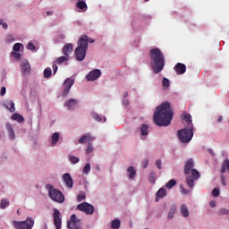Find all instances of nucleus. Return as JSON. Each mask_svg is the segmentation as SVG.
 <instances>
[{"label": "nucleus", "mask_w": 229, "mask_h": 229, "mask_svg": "<svg viewBox=\"0 0 229 229\" xmlns=\"http://www.w3.org/2000/svg\"><path fill=\"white\" fill-rule=\"evenodd\" d=\"M101 76V70H93L91 71L87 76H86V80L88 81H96V80H98V78H100Z\"/></svg>", "instance_id": "12"}, {"label": "nucleus", "mask_w": 229, "mask_h": 229, "mask_svg": "<svg viewBox=\"0 0 229 229\" xmlns=\"http://www.w3.org/2000/svg\"><path fill=\"white\" fill-rule=\"evenodd\" d=\"M194 167V160L189 159L184 165V174H191L186 177V185L189 189H194V182L196 180H199V172L196 170Z\"/></svg>", "instance_id": "3"}, {"label": "nucleus", "mask_w": 229, "mask_h": 229, "mask_svg": "<svg viewBox=\"0 0 229 229\" xmlns=\"http://www.w3.org/2000/svg\"><path fill=\"white\" fill-rule=\"evenodd\" d=\"M7 207H10V201L6 199H3L0 203V208L4 209Z\"/></svg>", "instance_id": "29"}, {"label": "nucleus", "mask_w": 229, "mask_h": 229, "mask_svg": "<svg viewBox=\"0 0 229 229\" xmlns=\"http://www.w3.org/2000/svg\"><path fill=\"white\" fill-rule=\"evenodd\" d=\"M104 121L106 122V118H104Z\"/></svg>", "instance_id": "64"}, {"label": "nucleus", "mask_w": 229, "mask_h": 229, "mask_svg": "<svg viewBox=\"0 0 229 229\" xmlns=\"http://www.w3.org/2000/svg\"><path fill=\"white\" fill-rule=\"evenodd\" d=\"M21 67L22 74H30V72H31V66L28 61L21 63Z\"/></svg>", "instance_id": "16"}, {"label": "nucleus", "mask_w": 229, "mask_h": 229, "mask_svg": "<svg viewBox=\"0 0 229 229\" xmlns=\"http://www.w3.org/2000/svg\"><path fill=\"white\" fill-rule=\"evenodd\" d=\"M52 67H53L54 74H56V71H58V65H56V64H54Z\"/></svg>", "instance_id": "53"}, {"label": "nucleus", "mask_w": 229, "mask_h": 229, "mask_svg": "<svg viewBox=\"0 0 229 229\" xmlns=\"http://www.w3.org/2000/svg\"><path fill=\"white\" fill-rule=\"evenodd\" d=\"M94 151V147H92V143L89 142L88 147L86 148V154L89 155Z\"/></svg>", "instance_id": "38"}, {"label": "nucleus", "mask_w": 229, "mask_h": 229, "mask_svg": "<svg viewBox=\"0 0 229 229\" xmlns=\"http://www.w3.org/2000/svg\"><path fill=\"white\" fill-rule=\"evenodd\" d=\"M74 85V80L67 78L64 81V91H63V96L65 98L69 95V92H71L72 87Z\"/></svg>", "instance_id": "11"}, {"label": "nucleus", "mask_w": 229, "mask_h": 229, "mask_svg": "<svg viewBox=\"0 0 229 229\" xmlns=\"http://www.w3.org/2000/svg\"><path fill=\"white\" fill-rule=\"evenodd\" d=\"M95 140L96 138H94L89 133H86L82 135L81 138L79 140V144H87V142H92Z\"/></svg>", "instance_id": "14"}, {"label": "nucleus", "mask_w": 229, "mask_h": 229, "mask_svg": "<svg viewBox=\"0 0 229 229\" xmlns=\"http://www.w3.org/2000/svg\"><path fill=\"white\" fill-rule=\"evenodd\" d=\"M85 198H86V196H85V194H83V193H81V194H79V195L77 196V199H78L79 202H80V201H83V199H85Z\"/></svg>", "instance_id": "46"}, {"label": "nucleus", "mask_w": 229, "mask_h": 229, "mask_svg": "<svg viewBox=\"0 0 229 229\" xmlns=\"http://www.w3.org/2000/svg\"><path fill=\"white\" fill-rule=\"evenodd\" d=\"M47 15H53V12H51V11H48V12H47Z\"/></svg>", "instance_id": "60"}, {"label": "nucleus", "mask_w": 229, "mask_h": 229, "mask_svg": "<svg viewBox=\"0 0 229 229\" xmlns=\"http://www.w3.org/2000/svg\"><path fill=\"white\" fill-rule=\"evenodd\" d=\"M208 153H209V155H211V157H214V155H216L212 148H208Z\"/></svg>", "instance_id": "55"}, {"label": "nucleus", "mask_w": 229, "mask_h": 229, "mask_svg": "<svg viewBox=\"0 0 229 229\" xmlns=\"http://www.w3.org/2000/svg\"><path fill=\"white\" fill-rule=\"evenodd\" d=\"M217 123H223V116H218Z\"/></svg>", "instance_id": "58"}, {"label": "nucleus", "mask_w": 229, "mask_h": 229, "mask_svg": "<svg viewBox=\"0 0 229 229\" xmlns=\"http://www.w3.org/2000/svg\"><path fill=\"white\" fill-rule=\"evenodd\" d=\"M2 28H4V30H8V24L2 21Z\"/></svg>", "instance_id": "57"}, {"label": "nucleus", "mask_w": 229, "mask_h": 229, "mask_svg": "<svg viewBox=\"0 0 229 229\" xmlns=\"http://www.w3.org/2000/svg\"><path fill=\"white\" fill-rule=\"evenodd\" d=\"M212 194H213L214 198H217V197H219V194H221V191L218 188H215L212 191Z\"/></svg>", "instance_id": "40"}, {"label": "nucleus", "mask_w": 229, "mask_h": 229, "mask_svg": "<svg viewBox=\"0 0 229 229\" xmlns=\"http://www.w3.org/2000/svg\"><path fill=\"white\" fill-rule=\"evenodd\" d=\"M91 117L95 119L98 123H101V116L98 113H91Z\"/></svg>", "instance_id": "35"}, {"label": "nucleus", "mask_w": 229, "mask_h": 229, "mask_svg": "<svg viewBox=\"0 0 229 229\" xmlns=\"http://www.w3.org/2000/svg\"><path fill=\"white\" fill-rule=\"evenodd\" d=\"M177 136L179 140L182 142V144H188L192 140V137H194V127L190 126V129L184 128L177 131Z\"/></svg>", "instance_id": "5"}, {"label": "nucleus", "mask_w": 229, "mask_h": 229, "mask_svg": "<svg viewBox=\"0 0 229 229\" xmlns=\"http://www.w3.org/2000/svg\"><path fill=\"white\" fill-rule=\"evenodd\" d=\"M216 206V202H215V201H211V202L209 203V207H211V208H215Z\"/></svg>", "instance_id": "56"}, {"label": "nucleus", "mask_w": 229, "mask_h": 229, "mask_svg": "<svg viewBox=\"0 0 229 229\" xmlns=\"http://www.w3.org/2000/svg\"><path fill=\"white\" fill-rule=\"evenodd\" d=\"M78 210L84 212L87 215L94 214V206L89 203L82 202L77 206Z\"/></svg>", "instance_id": "8"}, {"label": "nucleus", "mask_w": 229, "mask_h": 229, "mask_svg": "<svg viewBox=\"0 0 229 229\" xmlns=\"http://www.w3.org/2000/svg\"><path fill=\"white\" fill-rule=\"evenodd\" d=\"M221 182H222V185H224V187H225V185H226V180L225 179V176H224V175L221 176Z\"/></svg>", "instance_id": "54"}, {"label": "nucleus", "mask_w": 229, "mask_h": 229, "mask_svg": "<svg viewBox=\"0 0 229 229\" xmlns=\"http://www.w3.org/2000/svg\"><path fill=\"white\" fill-rule=\"evenodd\" d=\"M13 225L15 229H31L35 225V220L27 217L25 221H13Z\"/></svg>", "instance_id": "7"}, {"label": "nucleus", "mask_w": 229, "mask_h": 229, "mask_svg": "<svg viewBox=\"0 0 229 229\" xmlns=\"http://www.w3.org/2000/svg\"><path fill=\"white\" fill-rule=\"evenodd\" d=\"M47 187H48V196L53 201L56 203H64V201H65V197L60 190H56V188H54L51 184L47 185Z\"/></svg>", "instance_id": "6"}, {"label": "nucleus", "mask_w": 229, "mask_h": 229, "mask_svg": "<svg viewBox=\"0 0 229 229\" xmlns=\"http://www.w3.org/2000/svg\"><path fill=\"white\" fill-rule=\"evenodd\" d=\"M148 130H149V126L148 124H142L140 128L141 135H148Z\"/></svg>", "instance_id": "31"}, {"label": "nucleus", "mask_w": 229, "mask_h": 229, "mask_svg": "<svg viewBox=\"0 0 229 229\" xmlns=\"http://www.w3.org/2000/svg\"><path fill=\"white\" fill-rule=\"evenodd\" d=\"M156 201L158 202L160 198H165L167 196V191L164 188H160L156 194Z\"/></svg>", "instance_id": "20"}, {"label": "nucleus", "mask_w": 229, "mask_h": 229, "mask_svg": "<svg viewBox=\"0 0 229 229\" xmlns=\"http://www.w3.org/2000/svg\"><path fill=\"white\" fill-rule=\"evenodd\" d=\"M60 216H61L60 210H58V208H54L53 219H54V225L56 229L62 228V217Z\"/></svg>", "instance_id": "10"}, {"label": "nucleus", "mask_w": 229, "mask_h": 229, "mask_svg": "<svg viewBox=\"0 0 229 229\" xmlns=\"http://www.w3.org/2000/svg\"><path fill=\"white\" fill-rule=\"evenodd\" d=\"M174 71H175L176 74H185V72L187 71V66L182 63H178L174 67Z\"/></svg>", "instance_id": "13"}, {"label": "nucleus", "mask_w": 229, "mask_h": 229, "mask_svg": "<svg viewBox=\"0 0 229 229\" xmlns=\"http://www.w3.org/2000/svg\"><path fill=\"white\" fill-rule=\"evenodd\" d=\"M154 123L157 126H169L173 121V109L169 102H163L156 108L154 113Z\"/></svg>", "instance_id": "1"}, {"label": "nucleus", "mask_w": 229, "mask_h": 229, "mask_svg": "<svg viewBox=\"0 0 229 229\" xmlns=\"http://www.w3.org/2000/svg\"><path fill=\"white\" fill-rule=\"evenodd\" d=\"M89 44H94V39H92V38H89V36H87L88 47H89Z\"/></svg>", "instance_id": "52"}, {"label": "nucleus", "mask_w": 229, "mask_h": 229, "mask_svg": "<svg viewBox=\"0 0 229 229\" xmlns=\"http://www.w3.org/2000/svg\"><path fill=\"white\" fill-rule=\"evenodd\" d=\"M5 128L8 131L10 140H13L15 139V131H13L12 123H6Z\"/></svg>", "instance_id": "18"}, {"label": "nucleus", "mask_w": 229, "mask_h": 229, "mask_svg": "<svg viewBox=\"0 0 229 229\" xmlns=\"http://www.w3.org/2000/svg\"><path fill=\"white\" fill-rule=\"evenodd\" d=\"M68 61H69V57L67 55L60 56L56 59V64H58V65H62L64 62H68Z\"/></svg>", "instance_id": "30"}, {"label": "nucleus", "mask_w": 229, "mask_h": 229, "mask_svg": "<svg viewBox=\"0 0 229 229\" xmlns=\"http://www.w3.org/2000/svg\"><path fill=\"white\" fill-rule=\"evenodd\" d=\"M63 179L68 189H72V185H74V182L72 181V177H71V174H64L63 175Z\"/></svg>", "instance_id": "15"}, {"label": "nucleus", "mask_w": 229, "mask_h": 229, "mask_svg": "<svg viewBox=\"0 0 229 229\" xmlns=\"http://www.w3.org/2000/svg\"><path fill=\"white\" fill-rule=\"evenodd\" d=\"M69 160L72 164H78L80 162V158L74 156H70Z\"/></svg>", "instance_id": "36"}, {"label": "nucleus", "mask_w": 229, "mask_h": 229, "mask_svg": "<svg viewBox=\"0 0 229 229\" xmlns=\"http://www.w3.org/2000/svg\"><path fill=\"white\" fill-rule=\"evenodd\" d=\"M58 140H60V133L55 132L52 135V141H51L52 146H55L56 142H58Z\"/></svg>", "instance_id": "27"}, {"label": "nucleus", "mask_w": 229, "mask_h": 229, "mask_svg": "<svg viewBox=\"0 0 229 229\" xmlns=\"http://www.w3.org/2000/svg\"><path fill=\"white\" fill-rule=\"evenodd\" d=\"M73 50V46L72 44H66L64 47H63V53L64 55V56H69V55H71V53H72Z\"/></svg>", "instance_id": "19"}, {"label": "nucleus", "mask_w": 229, "mask_h": 229, "mask_svg": "<svg viewBox=\"0 0 229 229\" xmlns=\"http://www.w3.org/2000/svg\"><path fill=\"white\" fill-rule=\"evenodd\" d=\"M4 94H6V87H2L0 96H4Z\"/></svg>", "instance_id": "51"}, {"label": "nucleus", "mask_w": 229, "mask_h": 229, "mask_svg": "<svg viewBox=\"0 0 229 229\" xmlns=\"http://www.w3.org/2000/svg\"><path fill=\"white\" fill-rule=\"evenodd\" d=\"M148 165H149V159L146 158L143 160V163H142L143 169H146V167H148Z\"/></svg>", "instance_id": "45"}, {"label": "nucleus", "mask_w": 229, "mask_h": 229, "mask_svg": "<svg viewBox=\"0 0 229 229\" xmlns=\"http://www.w3.org/2000/svg\"><path fill=\"white\" fill-rule=\"evenodd\" d=\"M12 55L13 56V58H16L17 60H21V54L20 53L13 52Z\"/></svg>", "instance_id": "47"}, {"label": "nucleus", "mask_w": 229, "mask_h": 229, "mask_svg": "<svg viewBox=\"0 0 229 229\" xmlns=\"http://www.w3.org/2000/svg\"><path fill=\"white\" fill-rule=\"evenodd\" d=\"M162 85H163V87H165L166 89L169 88L171 85V82H169V79L163 78Z\"/></svg>", "instance_id": "37"}, {"label": "nucleus", "mask_w": 229, "mask_h": 229, "mask_svg": "<svg viewBox=\"0 0 229 229\" xmlns=\"http://www.w3.org/2000/svg\"><path fill=\"white\" fill-rule=\"evenodd\" d=\"M90 173V164H86L84 168H83V174H89Z\"/></svg>", "instance_id": "39"}, {"label": "nucleus", "mask_w": 229, "mask_h": 229, "mask_svg": "<svg viewBox=\"0 0 229 229\" xmlns=\"http://www.w3.org/2000/svg\"><path fill=\"white\" fill-rule=\"evenodd\" d=\"M13 40H15V38H13V36L12 34L7 35L5 38V42L7 44H10V42H13Z\"/></svg>", "instance_id": "41"}, {"label": "nucleus", "mask_w": 229, "mask_h": 229, "mask_svg": "<svg viewBox=\"0 0 229 229\" xmlns=\"http://www.w3.org/2000/svg\"><path fill=\"white\" fill-rule=\"evenodd\" d=\"M17 214H18V216H21V209L17 210Z\"/></svg>", "instance_id": "62"}, {"label": "nucleus", "mask_w": 229, "mask_h": 229, "mask_svg": "<svg viewBox=\"0 0 229 229\" xmlns=\"http://www.w3.org/2000/svg\"><path fill=\"white\" fill-rule=\"evenodd\" d=\"M123 105L128 106V105H130V102L128 100H124Z\"/></svg>", "instance_id": "59"}, {"label": "nucleus", "mask_w": 229, "mask_h": 229, "mask_svg": "<svg viewBox=\"0 0 229 229\" xmlns=\"http://www.w3.org/2000/svg\"><path fill=\"white\" fill-rule=\"evenodd\" d=\"M156 165H157V168L162 169V160L157 159L156 161Z\"/></svg>", "instance_id": "49"}, {"label": "nucleus", "mask_w": 229, "mask_h": 229, "mask_svg": "<svg viewBox=\"0 0 229 229\" xmlns=\"http://www.w3.org/2000/svg\"><path fill=\"white\" fill-rule=\"evenodd\" d=\"M28 49H30V51H35V45H33V43L30 42L28 44Z\"/></svg>", "instance_id": "48"}, {"label": "nucleus", "mask_w": 229, "mask_h": 229, "mask_svg": "<svg viewBox=\"0 0 229 229\" xmlns=\"http://www.w3.org/2000/svg\"><path fill=\"white\" fill-rule=\"evenodd\" d=\"M157 176V174H155V172H152L149 174V182L151 183H155V178Z\"/></svg>", "instance_id": "43"}, {"label": "nucleus", "mask_w": 229, "mask_h": 229, "mask_svg": "<svg viewBox=\"0 0 229 229\" xmlns=\"http://www.w3.org/2000/svg\"><path fill=\"white\" fill-rule=\"evenodd\" d=\"M111 226L113 229H119L121 228V220L119 219H114L111 223Z\"/></svg>", "instance_id": "28"}, {"label": "nucleus", "mask_w": 229, "mask_h": 229, "mask_svg": "<svg viewBox=\"0 0 229 229\" xmlns=\"http://www.w3.org/2000/svg\"><path fill=\"white\" fill-rule=\"evenodd\" d=\"M181 214H182L183 217H187L189 216V208L185 204H182L180 208Z\"/></svg>", "instance_id": "26"}, {"label": "nucleus", "mask_w": 229, "mask_h": 229, "mask_svg": "<svg viewBox=\"0 0 229 229\" xmlns=\"http://www.w3.org/2000/svg\"><path fill=\"white\" fill-rule=\"evenodd\" d=\"M181 192L182 194H189V190L184 189L182 185H181Z\"/></svg>", "instance_id": "50"}, {"label": "nucleus", "mask_w": 229, "mask_h": 229, "mask_svg": "<svg viewBox=\"0 0 229 229\" xmlns=\"http://www.w3.org/2000/svg\"><path fill=\"white\" fill-rule=\"evenodd\" d=\"M174 214H176V208L173 207L168 212V219H173V217H174Z\"/></svg>", "instance_id": "34"}, {"label": "nucleus", "mask_w": 229, "mask_h": 229, "mask_svg": "<svg viewBox=\"0 0 229 229\" xmlns=\"http://www.w3.org/2000/svg\"><path fill=\"white\" fill-rule=\"evenodd\" d=\"M150 56V66L154 71L155 74H158V72H162L164 71V67H165V57L164 56V53L159 48H152L149 50Z\"/></svg>", "instance_id": "2"}, {"label": "nucleus", "mask_w": 229, "mask_h": 229, "mask_svg": "<svg viewBox=\"0 0 229 229\" xmlns=\"http://www.w3.org/2000/svg\"><path fill=\"white\" fill-rule=\"evenodd\" d=\"M127 173H129L130 180H134L135 179V176L137 174V171H135V168L133 166H130L127 169Z\"/></svg>", "instance_id": "24"}, {"label": "nucleus", "mask_w": 229, "mask_h": 229, "mask_svg": "<svg viewBox=\"0 0 229 229\" xmlns=\"http://www.w3.org/2000/svg\"><path fill=\"white\" fill-rule=\"evenodd\" d=\"M5 106H6L7 110H9V112H11L12 114H13V112H15V104L13 103V101L6 102Z\"/></svg>", "instance_id": "25"}, {"label": "nucleus", "mask_w": 229, "mask_h": 229, "mask_svg": "<svg viewBox=\"0 0 229 229\" xmlns=\"http://www.w3.org/2000/svg\"><path fill=\"white\" fill-rule=\"evenodd\" d=\"M1 24H3V20H0V26H1Z\"/></svg>", "instance_id": "63"}, {"label": "nucleus", "mask_w": 229, "mask_h": 229, "mask_svg": "<svg viewBox=\"0 0 229 229\" xmlns=\"http://www.w3.org/2000/svg\"><path fill=\"white\" fill-rule=\"evenodd\" d=\"M52 74H53V71H51V68H46L44 70V78H51Z\"/></svg>", "instance_id": "32"}, {"label": "nucleus", "mask_w": 229, "mask_h": 229, "mask_svg": "<svg viewBox=\"0 0 229 229\" xmlns=\"http://www.w3.org/2000/svg\"><path fill=\"white\" fill-rule=\"evenodd\" d=\"M174 185H176V181L174 179H172L165 184V187L166 189H173Z\"/></svg>", "instance_id": "33"}, {"label": "nucleus", "mask_w": 229, "mask_h": 229, "mask_svg": "<svg viewBox=\"0 0 229 229\" xmlns=\"http://www.w3.org/2000/svg\"><path fill=\"white\" fill-rule=\"evenodd\" d=\"M183 120L185 121L188 129H191V126L194 128L192 125V116H191V114H184Z\"/></svg>", "instance_id": "21"}, {"label": "nucleus", "mask_w": 229, "mask_h": 229, "mask_svg": "<svg viewBox=\"0 0 229 229\" xmlns=\"http://www.w3.org/2000/svg\"><path fill=\"white\" fill-rule=\"evenodd\" d=\"M78 46L75 49V58L78 60V62H83L85 60V56H87V49L88 44H87V35L82 36L79 41Z\"/></svg>", "instance_id": "4"}, {"label": "nucleus", "mask_w": 229, "mask_h": 229, "mask_svg": "<svg viewBox=\"0 0 229 229\" xmlns=\"http://www.w3.org/2000/svg\"><path fill=\"white\" fill-rule=\"evenodd\" d=\"M77 105H78V100L74 98H70L68 101L64 103V106H66L68 110H73V108H76Z\"/></svg>", "instance_id": "17"}, {"label": "nucleus", "mask_w": 229, "mask_h": 229, "mask_svg": "<svg viewBox=\"0 0 229 229\" xmlns=\"http://www.w3.org/2000/svg\"><path fill=\"white\" fill-rule=\"evenodd\" d=\"M21 47H22V44L16 43V44L13 45V51L18 52V51H21Z\"/></svg>", "instance_id": "42"}, {"label": "nucleus", "mask_w": 229, "mask_h": 229, "mask_svg": "<svg viewBox=\"0 0 229 229\" xmlns=\"http://www.w3.org/2000/svg\"><path fill=\"white\" fill-rule=\"evenodd\" d=\"M79 2L76 3V7L79 8V10H81V12H87L88 6L87 3L83 0H78Z\"/></svg>", "instance_id": "22"}, {"label": "nucleus", "mask_w": 229, "mask_h": 229, "mask_svg": "<svg viewBox=\"0 0 229 229\" xmlns=\"http://www.w3.org/2000/svg\"><path fill=\"white\" fill-rule=\"evenodd\" d=\"M219 216H226L229 214V210L226 208H222L218 212Z\"/></svg>", "instance_id": "44"}, {"label": "nucleus", "mask_w": 229, "mask_h": 229, "mask_svg": "<svg viewBox=\"0 0 229 229\" xmlns=\"http://www.w3.org/2000/svg\"><path fill=\"white\" fill-rule=\"evenodd\" d=\"M11 119L17 121V123H24V117L17 113L13 114Z\"/></svg>", "instance_id": "23"}, {"label": "nucleus", "mask_w": 229, "mask_h": 229, "mask_svg": "<svg viewBox=\"0 0 229 229\" xmlns=\"http://www.w3.org/2000/svg\"><path fill=\"white\" fill-rule=\"evenodd\" d=\"M67 226L69 229H81V225H80V219L76 218V215H72L70 220L67 223Z\"/></svg>", "instance_id": "9"}, {"label": "nucleus", "mask_w": 229, "mask_h": 229, "mask_svg": "<svg viewBox=\"0 0 229 229\" xmlns=\"http://www.w3.org/2000/svg\"><path fill=\"white\" fill-rule=\"evenodd\" d=\"M123 98H128V92H124V93H123Z\"/></svg>", "instance_id": "61"}]
</instances>
